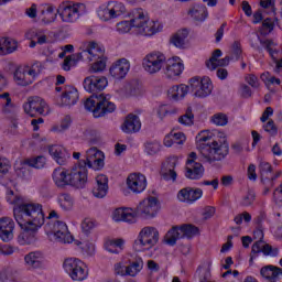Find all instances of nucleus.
<instances>
[{
	"mask_svg": "<svg viewBox=\"0 0 282 282\" xmlns=\"http://www.w3.org/2000/svg\"><path fill=\"white\" fill-rule=\"evenodd\" d=\"M4 186V199L13 206V216L20 228L25 230H36V228H43L45 224V213L43 212V205L41 203L26 202L25 197L14 193L12 188H17L12 185Z\"/></svg>",
	"mask_w": 282,
	"mask_h": 282,
	"instance_id": "nucleus-1",
	"label": "nucleus"
},
{
	"mask_svg": "<svg viewBox=\"0 0 282 282\" xmlns=\"http://www.w3.org/2000/svg\"><path fill=\"white\" fill-rule=\"evenodd\" d=\"M196 150L207 164L226 160L230 153V144L226 134L215 130H202L195 137Z\"/></svg>",
	"mask_w": 282,
	"mask_h": 282,
	"instance_id": "nucleus-2",
	"label": "nucleus"
},
{
	"mask_svg": "<svg viewBox=\"0 0 282 282\" xmlns=\"http://www.w3.org/2000/svg\"><path fill=\"white\" fill-rule=\"evenodd\" d=\"M131 30H133L135 36L153 39V36L164 31V23L151 18L149 12L137 9L131 12L130 20H122L116 24V32L118 34H129Z\"/></svg>",
	"mask_w": 282,
	"mask_h": 282,
	"instance_id": "nucleus-3",
	"label": "nucleus"
},
{
	"mask_svg": "<svg viewBox=\"0 0 282 282\" xmlns=\"http://www.w3.org/2000/svg\"><path fill=\"white\" fill-rule=\"evenodd\" d=\"M53 182L57 188H85L89 182V172L85 165L75 164L70 167H57L54 170Z\"/></svg>",
	"mask_w": 282,
	"mask_h": 282,
	"instance_id": "nucleus-4",
	"label": "nucleus"
},
{
	"mask_svg": "<svg viewBox=\"0 0 282 282\" xmlns=\"http://www.w3.org/2000/svg\"><path fill=\"white\" fill-rule=\"evenodd\" d=\"M47 160L45 156H36L32 159H19L14 163V172L6 177H0L1 186L17 187L19 182L28 175L30 166L32 169H44Z\"/></svg>",
	"mask_w": 282,
	"mask_h": 282,
	"instance_id": "nucleus-5",
	"label": "nucleus"
},
{
	"mask_svg": "<svg viewBox=\"0 0 282 282\" xmlns=\"http://www.w3.org/2000/svg\"><path fill=\"white\" fill-rule=\"evenodd\" d=\"M84 107L94 118H102V116H107V113H113L117 109L116 104L111 101V95L107 94L88 97L84 102Z\"/></svg>",
	"mask_w": 282,
	"mask_h": 282,
	"instance_id": "nucleus-6",
	"label": "nucleus"
},
{
	"mask_svg": "<svg viewBox=\"0 0 282 282\" xmlns=\"http://www.w3.org/2000/svg\"><path fill=\"white\" fill-rule=\"evenodd\" d=\"M160 243V229L155 226H145L140 229L132 245L134 252H151Z\"/></svg>",
	"mask_w": 282,
	"mask_h": 282,
	"instance_id": "nucleus-7",
	"label": "nucleus"
},
{
	"mask_svg": "<svg viewBox=\"0 0 282 282\" xmlns=\"http://www.w3.org/2000/svg\"><path fill=\"white\" fill-rule=\"evenodd\" d=\"M96 14L101 23H113V21L124 19L128 11L122 1L109 0L96 9Z\"/></svg>",
	"mask_w": 282,
	"mask_h": 282,
	"instance_id": "nucleus-8",
	"label": "nucleus"
},
{
	"mask_svg": "<svg viewBox=\"0 0 282 282\" xmlns=\"http://www.w3.org/2000/svg\"><path fill=\"white\" fill-rule=\"evenodd\" d=\"M62 267L72 281L83 282L89 279V264L80 258H66Z\"/></svg>",
	"mask_w": 282,
	"mask_h": 282,
	"instance_id": "nucleus-9",
	"label": "nucleus"
},
{
	"mask_svg": "<svg viewBox=\"0 0 282 282\" xmlns=\"http://www.w3.org/2000/svg\"><path fill=\"white\" fill-rule=\"evenodd\" d=\"M41 76V63L36 62L31 65L22 64L13 73V80L19 87H30Z\"/></svg>",
	"mask_w": 282,
	"mask_h": 282,
	"instance_id": "nucleus-10",
	"label": "nucleus"
},
{
	"mask_svg": "<svg viewBox=\"0 0 282 282\" xmlns=\"http://www.w3.org/2000/svg\"><path fill=\"white\" fill-rule=\"evenodd\" d=\"M45 235L50 241L57 243H74V236L69 231V227L63 220H51L44 227Z\"/></svg>",
	"mask_w": 282,
	"mask_h": 282,
	"instance_id": "nucleus-11",
	"label": "nucleus"
},
{
	"mask_svg": "<svg viewBox=\"0 0 282 282\" xmlns=\"http://www.w3.org/2000/svg\"><path fill=\"white\" fill-rule=\"evenodd\" d=\"M138 220L151 221L158 219L162 213V202L156 196H148L143 198L135 207Z\"/></svg>",
	"mask_w": 282,
	"mask_h": 282,
	"instance_id": "nucleus-12",
	"label": "nucleus"
},
{
	"mask_svg": "<svg viewBox=\"0 0 282 282\" xmlns=\"http://www.w3.org/2000/svg\"><path fill=\"white\" fill-rule=\"evenodd\" d=\"M94 50H97L94 46V40L82 42L79 45L80 52L66 56L62 64V69H64V72H69V69H72V67H76L78 63H83V61H90V58L94 57Z\"/></svg>",
	"mask_w": 282,
	"mask_h": 282,
	"instance_id": "nucleus-13",
	"label": "nucleus"
},
{
	"mask_svg": "<svg viewBox=\"0 0 282 282\" xmlns=\"http://www.w3.org/2000/svg\"><path fill=\"white\" fill-rule=\"evenodd\" d=\"M166 65V54L162 51H151L144 55L141 62L143 72L149 76H155L164 69Z\"/></svg>",
	"mask_w": 282,
	"mask_h": 282,
	"instance_id": "nucleus-14",
	"label": "nucleus"
},
{
	"mask_svg": "<svg viewBox=\"0 0 282 282\" xmlns=\"http://www.w3.org/2000/svg\"><path fill=\"white\" fill-rule=\"evenodd\" d=\"M57 14L63 23H76L80 17L87 14L84 3L63 2L57 8Z\"/></svg>",
	"mask_w": 282,
	"mask_h": 282,
	"instance_id": "nucleus-15",
	"label": "nucleus"
},
{
	"mask_svg": "<svg viewBox=\"0 0 282 282\" xmlns=\"http://www.w3.org/2000/svg\"><path fill=\"white\" fill-rule=\"evenodd\" d=\"M187 84L194 98L204 99L213 94V80L208 76H194Z\"/></svg>",
	"mask_w": 282,
	"mask_h": 282,
	"instance_id": "nucleus-16",
	"label": "nucleus"
},
{
	"mask_svg": "<svg viewBox=\"0 0 282 282\" xmlns=\"http://www.w3.org/2000/svg\"><path fill=\"white\" fill-rule=\"evenodd\" d=\"M93 45L96 50L93 51V57L87 59V63H90L89 72L90 74H101V72L107 69L108 61L107 55L105 54V45L97 41H93Z\"/></svg>",
	"mask_w": 282,
	"mask_h": 282,
	"instance_id": "nucleus-17",
	"label": "nucleus"
},
{
	"mask_svg": "<svg viewBox=\"0 0 282 282\" xmlns=\"http://www.w3.org/2000/svg\"><path fill=\"white\" fill-rule=\"evenodd\" d=\"M184 69H186L184 59L180 56H172L165 61V65L163 66V76L166 80L175 83L182 78Z\"/></svg>",
	"mask_w": 282,
	"mask_h": 282,
	"instance_id": "nucleus-18",
	"label": "nucleus"
},
{
	"mask_svg": "<svg viewBox=\"0 0 282 282\" xmlns=\"http://www.w3.org/2000/svg\"><path fill=\"white\" fill-rule=\"evenodd\" d=\"M110 219L115 224H128L133 226L138 224V210L134 207L121 206L111 210Z\"/></svg>",
	"mask_w": 282,
	"mask_h": 282,
	"instance_id": "nucleus-19",
	"label": "nucleus"
},
{
	"mask_svg": "<svg viewBox=\"0 0 282 282\" xmlns=\"http://www.w3.org/2000/svg\"><path fill=\"white\" fill-rule=\"evenodd\" d=\"M197 152H189L185 161V177L187 180H202L206 173L204 164L197 162Z\"/></svg>",
	"mask_w": 282,
	"mask_h": 282,
	"instance_id": "nucleus-20",
	"label": "nucleus"
},
{
	"mask_svg": "<svg viewBox=\"0 0 282 282\" xmlns=\"http://www.w3.org/2000/svg\"><path fill=\"white\" fill-rule=\"evenodd\" d=\"M149 186L147 175L140 172H132L126 177V188L132 195H142Z\"/></svg>",
	"mask_w": 282,
	"mask_h": 282,
	"instance_id": "nucleus-21",
	"label": "nucleus"
},
{
	"mask_svg": "<svg viewBox=\"0 0 282 282\" xmlns=\"http://www.w3.org/2000/svg\"><path fill=\"white\" fill-rule=\"evenodd\" d=\"M142 268H144V261L142 260V258L130 264H128L126 261H120L113 264V274L115 276L134 278L137 274H140V272H142Z\"/></svg>",
	"mask_w": 282,
	"mask_h": 282,
	"instance_id": "nucleus-22",
	"label": "nucleus"
},
{
	"mask_svg": "<svg viewBox=\"0 0 282 282\" xmlns=\"http://www.w3.org/2000/svg\"><path fill=\"white\" fill-rule=\"evenodd\" d=\"M83 87L87 94H100L109 87V78L105 75H90L84 79Z\"/></svg>",
	"mask_w": 282,
	"mask_h": 282,
	"instance_id": "nucleus-23",
	"label": "nucleus"
},
{
	"mask_svg": "<svg viewBox=\"0 0 282 282\" xmlns=\"http://www.w3.org/2000/svg\"><path fill=\"white\" fill-rule=\"evenodd\" d=\"M85 166L93 171H102L105 169V152L98 148H89L85 154Z\"/></svg>",
	"mask_w": 282,
	"mask_h": 282,
	"instance_id": "nucleus-24",
	"label": "nucleus"
},
{
	"mask_svg": "<svg viewBox=\"0 0 282 282\" xmlns=\"http://www.w3.org/2000/svg\"><path fill=\"white\" fill-rule=\"evenodd\" d=\"M129 72H131V62L127 58L115 61L108 69V74L112 80H124L129 76Z\"/></svg>",
	"mask_w": 282,
	"mask_h": 282,
	"instance_id": "nucleus-25",
	"label": "nucleus"
},
{
	"mask_svg": "<svg viewBox=\"0 0 282 282\" xmlns=\"http://www.w3.org/2000/svg\"><path fill=\"white\" fill-rule=\"evenodd\" d=\"M204 197V189L199 187H184L176 194V199L181 204L193 205Z\"/></svg>",
	"mask_w": 282,
	"mask_h": 282,
	"instance_id": "nucleus-26",
	"label": "nucleus"
},
{
	"mask_svg": "<svg viewBox=\"0 0 282 282\" xmlns=\"http://www.w3.org/2000/svg\"><path fill=\"white\" fill-rule=\"evenodd\" d=\"M264 254V257H276L279 254L278 249H272V247L263 240L256 241L251 247V254L249 259V265H254V261L259 254Z\"/></svg>",
	"mask_w": 282,
	"mask_h": 282,
	"instance_id": "nucleus-27",
	"label": "nucleus"
},
{
	"mask_svg": "<svg viewBox=\"0 0 282 282\" xmlns=\"http://www.w3.org/2000/svg\"><path fill=\"white\" fill-rule=\"evenodd\" d=\"M91 194L96 199H105L109 195V176L107 174L99 173L95 176Z\"/></svg>",
	"mask_w": 282,
	"mask_h": 282,
	"instance_id": "nucleus-28",
	"label": "nucleus"
},
{
	"mask_svg": "<svg viewBox=\"0 0 282 282\" xmlns=\"http://www.w3.org/2000/svg\"><path fill=\"white\" fill-rule=\"evenodd\" d=\"M48 155L58 164L59 166H64L67 164V160L72 158L69 150L65 148L63 144H51L47 147Z\"/></svg>",
	"mask_w": 282,
	"mask_h": 282,
	"instance_id": "nucleus-29",
	"label": "nucleus"
},
{
	"mask_svg": "<svg viewBox=\"0 0 282 282\" xmlns=\"http://www.w3.org/2000/svg\"><path fill=\"white\" fill-rule=\"evenodd\" d=\"M58 19V11H56V7L50 3L39 4V20L44 25H50L54 23Z\"/></svg>",
	"mask_w": 282,
	"mask_h": 282,
	"instance_id": "nucleus-30",
	"label": "nucleus"
},
{
	"mask_svg": "<svg viewBox=\"0 0 282 282\" xmlns=\"http://www.w3.org/2000/svg\"><path fill=\"white\" fill-rule=\"evenodd\" d=\"M78 98V90L73 86H67L62 96L55 97V102L58 107H74Z\"/></svg>",
	"mask_w": 282,
	"mask_h": 282,
	"instance_id": "nucleus-31",
	"label": "nucleus"
},
{
	"mask_svg": "<svg viewBox=\"0 0 282 282\" xmlns=\"http://www.w3.org/2000/svg\"><path fill=\"white\" fill-rule=\"evenodd\" d=\"M120 130L128 135L140 133L142 130V121L140 120V117L133 113L128 115L121 123Z\"/></svg>",
	"mask_w": 282,
	"mask_h": 282,
	"instance_id": "nucleus-32",
	"label": "nucleus"
},
{
	"mask_svg": "<svg viewBox=\"0 0 282 282\" xmlns=\"http://www.w3.org/2000/svg\"><path fill=\"white\" fill-rule=\"evenodd\" d=\"M14 220L10 217L0 218V239L4 243L14 239Z\"/></svg>",
	"mask_w": 282,
	"mask_h": 282,
	"instance_id": "nucleus-33",
	"label": "nucleus"
},
{
	"mask_svg": "<svg viewBox=\"0 0 282 282\" xmlns=\"http://www.w3.org/2000/svg\"><path fill=\"white\" fill-rule=\"evenodd\" d=\"M188 91H191L188 83L177 84L170 87L166 95L170 100H173V102H180V100H184V98L188 96Z\"/></svg>",
	"mask_w": 282,
	"mask_h": 282,
	"instance_id": "nucleus-34",
	"label": "nucleus"
},
{
	"mask_svg": "<svg viewBox=\"0 0 282 282\" xmlns=\"http://www.w3.org/2000/svg\"><path fill=\"white\" fill-rule=\"evenodd\" d=\"M260 275L265 282H282V269L276 265H264L260 269Z\"/></svg>",
	"mask_w": 282,
	"mask_h": 282,
	"instance_id": "nucleus-35",
	"label": "nucleus"
},
{
	"mask_svg": "<svg viewBox=\"0 0 282 282\" xmlns=\"http://www.w3.org/2000/svg\"><path fill=\"white\" fill-rule=\"evenodd\" d=\"M126 243L127 240L122 238H106L102 249L105 250V252H108V254H120V252L124 250Z\"/></svg>",
	"mask_w": 282,
	"mask_h": 282,
	"instance_id": "nucleus-36",
	"label": "nucleus"
},
{
	"mask_svg": "<svg viewBox=\"0 0 282 282\" xmlns=\"http://www.w3.org/2000/svg\"><path fill=\"white\" fill-rule=\"evenodd\" d=\"M223 55L221 50L214 51L212 57L206 62L207 69L214 72L217 67H228V65H230V57L221 58Z\"/></svg>",
	"mask_w": 282,
	"mask_h": 282,
	"instance_id": "nucleus-37",
	"label": "nucleus"
},
{
	"mask_svg": "<svg viewBox=\"0 0 282 282\" xmlns=\"http://www.w3.org/2000/svg\"><path fill=\"white\" fill-rule=\"evenodd\" d=\"M24 261L29 268L39 269L45 265L47 258L41 251H32L24 257Z\"/></svg>",
	"mask_w": 282,
	"mask_h": 282,
	"instance_id": "nucleus-38",
	"label": "nucleus"
},
{
	"mask_svg": "<svg viewBox=\"0 0 282 282\" xmlns=\"http://www.w3.org/2000/svg\"><path fill=\"white\" fill-rule=\"evenodd\" d=\"M0 100L2 102V118L6 120H12L17 116V108L12 105V99H10V95L4 93L0 95Z\"/></svg>",
	"mask_w": 282,
	"mask_h": 282,
	"instance_id": "nucleus-39",
	"label": "nucleus"
},
{
	"mask_svg": "<svg viewBox=\"0 0 282 282\" xmlns=\"http://www.w3.org/2000/svg\"><path fill=\"white\" fill-rule=\"evenodd\" d=\"M18 50L19 41L8 36H0V56L14 54Z\"/></svg>",
	"mask_w": 282,
	"mask_h": 282,
	"instance_id": "nucleus-40",
	"label": "nucleus"
},
{
	"mask_svg": "<svg viewBox=\"0 0 282 282\" xmlns=\"http://www.w3.org/2000/svg\"><path fill=\"white\" fill-rule=\"evenodd\" d=\"M75 246L80 250L82 254L89 259L96 254V241L91 238H86L84 240H74Z\"/></svg>",
	"mask_w": 282,
	"mask_h": 282,
	"instance_id": "nucleus-41",
	"label": "nucleus"
},
{
	"mask_svg": "<svg viewBox=\"0 0 282 282\" xmlns=\"http://www.w3.org/2000/svg\"><path fill=\"white\" fill-rule=\"evenodd\" d=\"M20 228L22 230L18 236V243H20V246H32V243H36V232L41 230V227H37L36 229Z\"/></svg>",
	"mask_w": 282,
	"mask_h": 282,
	"instance_id": "nucleus-42",
	"label": "nucleus"
},
{
	"mask_svg": "<svg viewBox=\"0 0 282 282\" xmlns=\"http://www.w3.org/2000/svg\"><path fill=\"white\" fill-rule=\"evenodd\" d=\"M188 34L189 32L187 29H181L171 36L170 43L178 50H184L186 48V39H188Z\"/></svg>",
	"mask_w": 282,
	"mask_h": 282,
	"instance_id": "nucleus-43",
	"label": "nucleus"
},
{
	"mask_svg": "<svg viewBox=\"0 0 282 282\" xmlns=\"http://www.w3.org/2000/svg\"><path fill=\"white\" fill-rule=\"evenodd\" d=\"M56 202H57L59 208L63 209L65 213H69V210H74V206L76 204L74 196H72V194H67V193L59 194L57 196Z\"/></svg>",
	"mask_w": 282,
	"mask_h": 282,
	"instance_id": "nucleus-44",
	"label": "nucleus"
},
{
	"mask_svg": "<svg viewBox=\"0 0 282 282\" xmlns=\"http://www.w3.org/2000/svg\"><path fill=\"white\" fill-rule=\"evenodd\" d=\"M162 151V143L158 140H148L143 143V153L149 158H154Z\"/></svg>",
	"mask_w": 282,
	"mask_h": 282,
	"instance_id": "nucleus-45",
	"label": "nucleus"
},
{
	"mask_svg": "<svg viewBox=\"0 0 282 282\" xmlns=\"http://www.w3.org/2000/svg\"><path fill=\"white\" fill-rule=\"evenodd\" d=\"M188 14L192 19H195V21L202 23L208 19V8L204 4H196L189 10Z\"/></svg>",
	"mask_w": 282,
	"mask_h": 282,
	"instance_id": "nucleus-46",
	"label": "nucleus"
},
{
	"mask_svg": "<svg viewBox=\"0 0 282 282\" xmlns=\"http://www.w3.org/2000/svg\"><path fill=\"white\" fill-rule=\"evenodd\" d=\"M180 239H182V234L180 231V227L175 226L165 234L163 237V243H165V246H175Z\"/></svg>",
	"mask_w": 282,
	"mask_h": 282,
	"instance_id": "nucleus-47",
	"label": "nucleus"
},
{
	"mask_svg": "<svg viewBox=\"0 0 282 282\" xmlns=\"http://www.w3.org/2000/svg\"><path fill=\"white\" fill-rule=\"evenodd\" d=\"M178 230L181 232L182 239H193L194 237H197V235H199V228L191 224H184L178 226Z\"/></svg>",
	"mask_w": 282,
	"mask_h": 282,
	"instance_id": "nucleus-48",
	"label": "nucleus"
},
{
	"mask_svg": "<svg viewBox=\"0 0 282 282\" xmlns=\"http://www.w3.org/2000/svg\"><path fill=\"white\" fill-rule=\"evenodd\" d=\"M177 122L178 124H182V127H193L195 124V113H193V108L188 107L185 113L178 117Z\"/></svg>",
	"mask_w": 282,
	"mask_h": 282,
	"instance_id": "nucleus-49",
	"label": "nucleus"
},
{
	"mask_svg": "<svg viewBox=\"0 0 282 282\" xmlns=\"http://www.w3.org/2000/svg\"><path fill=\"white\" fill-rule=\"evenodd\" d=\"M33 102H35V113L37 116H47L50 113V106L45 99L41 97H32Z\"/></svg>",
	"mask_w": 282,
	"mask_h": 282,
	"instance_id": "nucleus-50",
	"label": "nucleus"
},
{
	"mask_svg": "<svg viewBox=\"0 0 282 282\" xmlns=\"http://www.w3.org/2000/svg\"><path fill=\"white\" fill-rule=\"evenodd\" d=\"M98 224L94 218L86 217L80 223V229L84 235H91L94 228H96Z\"/></svg>",
	"mask_w": 282,
	"mask_h": 282,
	"instance_id": "nucleus-51",
	"label": "nucleus"
},
{
	"mask_svg": "<svg viewBox=\"0 0 282 282\" xmlns=\"http://www.w3.org/2000/svg\"><path fill=\"white\" fill-rule=\"evenodd\" d=\"M212 124L216 127H226L228 124V116L224 112H217L210 117Z\"/></svg>",
	"mask_w": 282,
	"mask_h": 282,
	"instance_id": "nucleus-52",
	"label": "nucleus"
},
{
	"mask_svg": "<svg viewBox=\"0 0 282 282\" xmlns=\"http://www.w3.org/2000/svg\"><path fill=\"white\" fill-rule=\"evenodd\" d=\"M72 126V117L66 116L64 117L61 122L56 126H53L51 131L55 133H63V131H67V128Z\"/></svg>",
	"mask_w": 282,
	"mask_h": 282,
	"instance_id": "nucleus-53",
	"label": "nucleus"
},
{
	"mask_svg": "<svg viewBox=\"0 0 282 282\" xmlns=\"http://www.w3.org/2000/svg\"><path fill=\"white\" fill-rule=\"evenodd\" d=\"M196 275L198 276L199 282L210 281V268L198 267V269L196 270Z\"/></svg>",
	"mask_w": 282,
	"mask_h": 282,
	"instance_id": "nucleus-54",
	"label": "nucleus"
},
{
	"mask_svg": "<svg viewBox=\"0 0 282 282\" xmlns=\"http://www.w3.org/2000/svg\"><path fill=\"white\" fill-rule=\"evenodd\" d=\"M260 78L263 80L265 87H271V85H281V79L270 75V73H263Z\"/></svg>",
	"mask_w": 282,
	"mask_h": 282,
	"instance_id": "nucleus-55",
	"label": "nucleus"
},
{
	"mask_svg": "<svg viewBox=\"0 0 282 282\" xmlns=\"http://www.w3.org/2000/svg\"><path fill=\"white\" fill-rule=\"evenodd\" d=\"M36 101H33V99H29L23 105L24 113L26 116H30L31 118H34L36 116V109H35Z\"/></svg>",
	"mask_w": 282,
	"mask_h": 282,
	"instance_id": "nucleus-56",
	"label": "nucleus"
},
{
	"mask_svg": "<svg viewBox=\"0 0 282 282\" xmlns=\"http://www.w3.org/2000/svg\"><path fill=\"white\" fill-rule=\"evenodd\" d=\"M161 175L163 180H166L167 182H175L177 180V172H175V170H173L172 167H170V170L166 171V167L162 166Z\"/></svg>",
	"mask_w": 282,
	"mask_h": 282,
	"instance_id": "nucleus-57",
	"label": "nucleus"
},
{
	"mask_svg": "<svg viewBox=\"0 0 282 282\" xmlns=\"http://www.w3.org/2000/svg\"><path fill=\"white\" fill-rule=\"evenodd\" d=\"M172 135L174 138V144H177V147H184V144H186V140H188L186 133L182 131H172Z\"/></svg>",
	"mask_w": 282,
	"mask_h": 282,
	"instance_id": "nucleus-58",
	"label": "nucleus"
},
{
	"mask_svg": "<svg viewBox=\"0 0 282 282\" xmlns=\"http://www.w3.org/2000/svg\"><path fill=\"white\" fill-rule=\"evenodd\" d=\"M175 166H180V156L172 155L165 160L162 164L163 169H175Z\"/></svg>",
	"mask_w": 282,
	"mask_h": 282,
	"instance_id": "nucleus-59",
	"label": "nucleus"
},
{
	"mask_svg": "<svg viewBox=\"0 0 282 282\" xmlns=\"http://www.w3.org/2000/svg\"><path fill=\"white\" fill-rule=\"evenodd\" d=\"M12 169L10 160L6 158H0V175H8Z\"/></svg>",
	"mask_w": 282,
	"mask_h": 282,
	"instance_id": "nucleus-60",
	"label": "nucleus"
},
{
	"mask_svg": "<svg viewBox=\"0 0 282 282\" xmlns=\"http://www.w3.org/2000/svg\"><path fill=\"white\" fill-rule=\"evenodd\" d=\"M76 47L73 44H66L59 47L58 58H65L67 54H74Z\"/></svg>",
	"mask_w": 282,
	"mask_h": 282,
	"instance_id": "nucleus-61",
	"label": "nucleus"
},
{
	"mask_svg": "<svg viewBox=\"0 0 282 282\" xmlns=\"http://www.w3.org/2000/svg\"><path fill=\"white\" fill-rule=\"evenodd\" d=\"M274 25H276V22L272 19H265L262 23V34H270L274 30Z\"/></svg>",
	"mask_w": 282,
	"mask_h": 282,
	"instance_id": "nucleus-62",
	"label": "nucleus"
},
{
	"mask_svg": "<svg viewBox=\"0 0 282 282\" xmlns=\"http://www.w3.org/2000/svg\"><path fill=\"white\" fill-rule=\"evenodd\" d=\"M235 224L237 225H241L243 224V221H246L247 224H249V221H252V216L250 214H248L247 212L242 213V214H238L235 218H234Z\"/></svg>",
	"mask_w": 282,
	"mask_h": 282,
	"instance_id": "nucleus-63",
	"label": "nucleus"
},
{
	"mask_svg": "<svg viewBox=\"0 0 282 282\" xmlns=\"http://www.w3.org/2000/svg\"><path fill=\"white\" fill-rule=\"evenodd\" d=\"M25 14L29 19H36V17H39V4L33 3L31 7L26 8Z\"/></svg>",
	"mask_w": 282,
	"mask_h": 282,
	"instance_id": "nucleus-64",
	"label": "nucleus"
}]
</instances>
